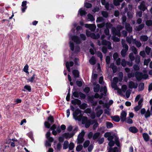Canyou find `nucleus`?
<instances>
[{
    "label": "nucleus",
    "mask_w": 152,
    "mask_h": 152,
    "mask_svg": "<svg viewBox=\"0 0 152 152\" xmlns=\"http://www.w3.org/2000/svg\"><path fill=\"white\" fill-rule=\"evenodd\" d=\"M86 34L88 37H90L91 38L94 39H97L99 38L100 37L99 34H97L96 35L94 33H91L89 31L86 30Z\"/></svg>",
    "instance_id": "nucleus-6"
},
{
    "label": "nucleus",
    "mask_w": 152,
    "mask_h": 152,
    "mask_svg": "<svg viewBox=\"0 0 152 152\" xmlns=\"http://www.w3.org/2000/svg\"><path fill=\"white\" fill-rule=\"evenodd\" d=\"M81 120L82 124H85V127L86 128H89L91 124H93L95 121V120H88V118L86 116L83 117Z\"/></svg>",
    "instance_id": "nucleus-1"
},
{
    "label": "nucleus",
    "mask_w": 152,
    "mask_h": 152,
    "mask_svg": "<svg viewBox=\"0 0 152 152\" xmlns=\"http://www.w3.org/2000/svg\"><path fill=\"white\" fill-rule=\"evenodd\" d=\"M72 74L75 78H76L78 77L79 72L78 70H73L72 71Z\"/></svg>",
    "instance_id": "nucleus-25"
},
{
    "label": "nucleus",
    "mask_w": 152,
    "mask_h": 152,
    "mask_svg": "<svg viewBox=\"0 0 152 152\" xmlns=\"http://www.w3.org/2000/svg\"><path fill=\"white\" fill-rule=\"evenodd\" d=\"M125 28L129 32H131L132 30V28L130 26V25L126 23L125 24Z\"/></svg>",
    "instance_id": "nucleus-18"
},
{
    "label": "nucleus",
    "mask_w": 152,
    "mask_h": 152,
    "mask_svg": "<svg viewBox=\"0 0 152 152\" xmlns=\"http://www.w3.org/2000/svg\"><path fill=\"white\" fill-rule=\"evenodd\" d=\"M127 50H124V49H123L122 50L121 54L122 56L124 57L126 55V52Z\"/></svg>",
    "instance_id": "nucleus-47"
},
{
    "label": "nucleus",
    "mask_w": 152,
    "mask_h": 152,
    "mask_svg": "<svg viewBox=\"0 0 152 152\" xmlns=\"http://www.w3.org/2000/svg\"><path fill=\"white\" fill-rule=\"evenodd\" d=\"M145 24L148 26H152V20H149L146 21Z\"/></svg>",
    "instance_id": "nucleus-46"
},
{
    "label": "nucleus",
    "mask_w": 152,
    "mask_h": 152,
    "mask_svg": "<svg viewBox=\"0 0 152 152\" xmlns=\"http://www.w3.org/2000/svg\"><path fill=\"white\" fill-rule=\"evenodd\" d=\"M100 85L98 84L95 85L94 86V92L97 93L100 90Z\"/></svg>",
    "instance_id": "nucleus-20"
},
{
    "label": "nucleus",
    "mask_w": 152,
    "mask_h": 152,
    "mask_svg": "<svg viewBox=\"0 0 152 152\" xmlns=\"http://www.w3.org/2000/svg\"><path fill=\"white\" fill-rule=\"evenodd\" d=\"M107 88L105 86L101 87L100 92H103V93H102L101 94H102V96H106L107 95Z\"/></svg>",
    "instance_id": "nucleus-13"
},
{
    "label": "nucleus",
    "mask_w": 152,
    "mask_h": 152,
    "mask_svg": "<svg viewBox=\"0 0 152 152\" xmlns=\"http://www.w3.org/2000/svg\"><path fill=\"white\" fill-rule=\"evenodd\" d=\"M103 110H99L96 112V115L97 117H99L102 114Z\"/></svg>",
    "instance_id": "nucleus-40"
},
{
    "label": "nucleus",
    "mask_w": 152,
    "mask_h": 152,
    "mask_svg": "<svg viewBox=\"0 0 152 152\" xmlns=\"http://www.w3.org/2000/svg\"><path fill=\"white\" fill-rule=\"evenodd\" d=\"M104 20L103 18L102 17H99L96 20V22L97 23L103 22H104Z\"/></svg>",
    "instance_id": "nucleus-35"
},
{
    "label": "nucleus",
    "mask_w": 152,
    "mask_h": 152,
    "mask_svg": "<svg viewBox=\"0 0 152 152\" xmlns=\"http://www.w3.org/2000/svg\"><path fill=\"white\" fill-rule=\"evenodd\" d=\"M69 142L67 140L65 141L63 144V149H67L68 147Z\"/></svg>",
    "instance_id": "nucleus-30"
},
{
    "label": "nucleus",
    "mask_w": 152,
    "mask_h": 152,
    "mask_svg": "<svg viewBox=\"0 0 152 152\" xmlns=\"http://www.w3.org/2000/svg\"><path fill=\"white\" fill-rule=\"evenodd\" d=\"M80 50V47L78 45H77L75 46V52L77 53L79 52Z\"/></svg>",
    "instance_id": "nucleus-64"
},
{
    "label": "nucleus",
    "mask_w": 152,
    "mask_h": 152,
    "mask_svg": "<svg viewBox=\"0 0 152 152\" xmlns=\"http://www.w3.org/2000/svg\"><path fill=\"white\" fill-rule=\"evenodd\" d=\"M90 143V141L88 140L86 141L84 143L83 146L84 148H86L89 145Z\"/></svg>",
    "instance_id": "nucleus-38"
},
{
    "label": "nucleus",
    "mask_w": 152,
    "mask_h": 152,
    "mask_svg": "<svg viewBox=\"0 0 152 152\" xmlns=\"http://www.w3.org/2000/svg\"><path fill=\"white\" fill-rule=\"evenodd\" d=\"M133 69L135 71H137L139 70L140 68L139 66L137 64H134L133 65Z\"/></svg>",
    "instance_id": "nucleus-53"
},
{
    "label": "nucleus",
    "mask_w": 152,
    "mask_h": 152,
    "mask_svg": "<svg viewBox=\"0 0 152 152\" xmlns=\"http://www.w3.org/2000/svg\"><path fill=\"white\" fill-rule=\"evenodd\" d=\"M94 124L93 126V129L94 130H95L98 126L99 124L97 122V121L96 120H95V122L94 123Z\"/></svg>",
    "instance_id": "nucleus-56"
},
{
    "label": "nucleus",
    "mask_w": 152,
    "mask_h": 152,
    "mask_svg": "<svg viewBox=\"0 0 152 152\" xmlns=\"http://www.w3.org/2000/svg\"><path fill=\"white\" fill-rule=\"evenodd\" d=\"M100 133L99 132L95 133L93 136V138L94 140H96L99 136Z\"/></svg>",
    "instance_id": "nucleus-31"
},
{
    "label": "nucleus",
    "mask_w": 152,
    "mask_h": 152,
    "mask_svg": "<svg viewBox=\"0 0 152 152\" xmlns=\"http://www.w3.org/2000/svg\"><path fill=\"white\" fill-rule=\"evenodd\" d=\"M74 63L72 61H70L69 62H66L65 64L66 68L67 69L68 71L70 72H71V69L70 68V66H73Z\"/></svg>",
    "instance_id": "nucleus-14"
},
{
    "label": "nucleus",
    "mask_w": 152,
    "mask_h": 152,
    "mask_svg": "<svg viewBox=\"0 0 152 152\" xmlns=\"http://www.w3.org/2000/svg\"><path fill=\"white\" fill-rule=\"evenodd\" d=\"M138 84L137 83H134L132 81L129 82V87L130 88H136Z\"/></svg>",
    "instance_id": "nucleus-12"
},
{
    "label": "nucleus",
    "mask_w": 152,
    "mask_h": 152,
    "mask_svg": "<svg viewBox=\"0 0 152 152\" xmlns=\"http://www.w3.org/2000/svg\"><path fill=\"white\" fill-rule=\"evenodd\" d=\"M79 12L80 13V15L81 16L85 15L86 14L85 11L84 10H82L81 8L80 9Z\"/></svg>",
    "instance_id": "nucleus-34"
},
{
    "label": "nucleus",
    "mask_w": 152,
    "mask_h": 152,
    "mask_svg": "<svg viewBox=\"0 0 152 152\" xmlns=\"http://www.w3.org/2000/svg\"><path fill=\"white\" fill-rule=\"evenodd\" d=\"M98 44L99 46H100L101 45H105L107 46L108 49H111L112 48L111 47V44L110 42L109 41H107L105 40H103L101 43H100L99 41H98Z\"/></svg>",
    "instance_id": "nucleus-4"
},
{
    "label": "nucleus",
    "mask_w": 152,
    "mask_h": 152,
    "mask_svg": "<svg viewBox=\"0 0 152 152\" xmlns=\"http://www.w3.org/2000/svg\"><path fill=\"white\" fill-rule=\"evenodd\" d=\"M102 14L103 16L105 18H107L108 15L107 12L104 11H102Z\"/></svg>",
    "instance_id": "nucleus-52"
},
{
    "label": "nucleus",
    "mask_w": 152,
    "mask_h": 152,
    "mask_svg": "<svg viewBox=\"0 0 152 152\" xmlns=\"http://www.w3.org/2000/svg\"><path fill=\"white\" fill-rule=\"evenodd\" d=\"M74 147V144L72 142H70V144L69 145V148L70 150H72L73 149Z\"/></svg>",
    "instance_id": "nucleus-42"
},
{
    "label": "nucleus",
    "mask_w": 152,
    "mask_h": 152,
    "mask_svg": "<svg viewBox=\"0 0 152 152\" xmlns=\"http://www.w3.org/2000/svg\"><path fill=\"white\" fill-rule=\"evenodd\" d=\"M106 126L107 127L108 129L111 128L113 127L112 124L109 122H106Z\"/></svg>",
    "instance_id": "nucleus-33"
},
{
    "label": "nucleus",
    "mask_w": 152,
    "mask_h": 152,
    "mask_svg": "<svg viewBox=\"0 0 152 152\" xmlns=\"http://www.w3.org/2000/svg\"><path fill=\"white\" fill-rule=\"evenodd\" d=\"M75 134L74 133H65L62 135L63 136L65 137L66 139H68L72 137Z\"/></svg>",
    "instance_id": "nucleus-7"
},
{
    "label": "nucleus",
    "mask_w": 152,
    "mask_h": 152,
    "mask_svg": "<svg viewBox=\"0 0 152 152\" xmlns=\"http://www.w3.org/2000/svg\"><path fill=\"white\" fill-rule=\"evenodd\" d=\"M126 122L129 124H132L133 123V121L130 118H127L126 119Z\"/></svg>",
    "instance_id": "nucleus-57"
},
{
    "label": "nucleus",
    "mask_w": 152,
    "mask_h": 152,
    "mask_svg": "<svg viewBox=\"0 0 152 152\" xmlns=\"http://www.w3.org/2000/svg\"><path fill=\"white\" fill-rule=\"evenodd\" d=\"M129 56L131 61H133L134 60L135 58L133 53H130L129 55Z\"/></svg>",
    "instance_id": "nucleus-58"
},
{
    "label": "nucleus",
    "mask_w": 152,
    "mask_h": 152,
    "mask_svg": "<svg viewBox=\"0 0 152 152\" xmlns=\"http://www.w3.org/2000/svg\"><path fill=\"white\" fill-rule=\"evenodd\" d=\"M96 54L97 56L99 57L100 59L102 60L103 57V56L102 53L99 51H98L96 52Z\"/></svg>",
    "instance_id": "nucleus-62"
},
{
    "label": "nucleus",
    "mask_w": 152,
    "mask_h": 152,
    "mask_svg": "<svg viewBox=\"0 0 152 152\" xmlns=\"http://www.w3.org/2000/svg\"><path fill=\"white\" fill-rule=\"evenodd\" d=\"M111 118L114 121L116 122H118L120 120L119 117L117 115L113 116Z\"/></svg>",
    "instance_id": "nucleus-24"
},
{
    "label": "nucleus",
    "mask_w": 152,
    "mask_h": 152,
    "mask_svg": "<svg viewBox=\"0 0 152 152\" xmlns=\"http://www.w3.org/2000/svg\"><path fill=\"white\" fill-rule=\"evenodd\" d=\"M142 107L140 106L137 105L134 107V109L135 111L137 112L140 109L142 108Z\"/></svg>",
    "instance_id": "nucleus-60"
},
{
    "label": "nucleus",
    "mask_w": 152,
    "mask_h": 152,
    "mask_svg": "<svg viewBox=\"0 0 152 152\" xmlns=\"http://www.w3.org/2000/svg\"><path fill=\"white\" fill-rule=\"evenodd\" d=\"M148 39V37L146 35H142L140 37V39L142 41L145 42Z\"/></svg>",
    "instance_id": "nucleus-27"
},
{
    "label": "nucleus",
    "mask_w": 152,
    "mask_h": 152,
    "mask_svg": "<svg viewBox=\"0 0 152 152\" xmlns=\"http://www.w3.org/2000/svg\"><path fill=\"white\" fill-rule=\"evenodd\" d=\"M142 136L144 140L146 142L148 141L149 139V137L147 133H143Z\"/></svg>",
    "instance_id": "nucleus-21"
},
{
    "label": "nucleus",
    "mask_w": 152,
    "mask_h": 152,
    "mask_svg": "<svg viewBox=\"0 0 152 152\" xmlns=\"http://www.w3.org/2000/svg\"><path fill=\"white\" fill-rule=\"evenodd\" d=\"M72 40L76 43L77 44H78L81 42V41L77 36H73L71 37Z\"/></svg>",
    "instance_id": "nucleus-9"
},
{
    "label": "nucleus",
    "mask_w": 152,
    "mask_h": 152,
    "mask_svg": "<svg viewBox=\"0 0 152 152\" xmlns=\"http://www.w3.org/2000/svg\"><path fill=\"white\" fill-rule=\"evenodd\" d=\"M126 113L125 111H122L121 113L120 116V118L121 121L123 122L126 121Z\"/></svg>",
    "instance_id": "nucleus-10"
},
{
    "label": "nucleus",
    "mask_w": 152,
    "mask_h": 152,
    "mask_svg": "<svg viewBox=\"0 0 152 152\" xmlns=\"http://www.w3.org/2000/svg\"><path fill=\"white\" fill-rule=\"evenodd\" d=\"M73 116L75 119L79 121H80L83 118L81 111L78 109H76L73 112Z\"/></svg>",
    "instance_id": "nucleus-2"
},
{
    "label": "nucleus",
    "mask_w": 152,
    "mask_h": 152,
    "mask_svg": "<svg viewBox=\"0 0 152 152\" xmlns=\"http://www.w3.org/2000/svg\"><path fill=\"white\" fill-rule=\"evenodd\" d=\"M69 47L70 49L72 51H73L74 50V43L70 41L69 42Z\"/></svg>",
    "instance_id": "nucleus-36"
},
{
    "label": "nucleus",
    "mask_w": 152,
    "mask_h": 152,
    "mask_svg": "<svg viewBox=\"0 0 152 152\" xmlns=\"http://www.w3.org/2000/svg\"><path fill=\"white\" fill-rule=\"evenodd\" d=\"M131 49L135 54H137V53L138 52L137 50L135 47L133 46H132L131 47Z\"/></svg>",
    "instance_id": "nucleus-41"
},
{
    "label": "nucleus",
    "mask_w": 152,
    "mask_h": 152,
    "mask_svg": "<svg viewBox=\"0 0 152 152\" xmlns=\"http://www.w3.org/2000/svg\"><path fill=\"white\" fill-rule=\"evenodd\" d=\"M109 67H110L112 69L113 72L114 73H115L117 71V68L114 65L113 63L111 64Z\"/></svg>",
    "instance_id": "nucleus-19"
},
{
    "label": "nucleus",
    "mask_w": 152,
    "mask_h": 152,
    "mask_svg": "<svg viewBox=\"0 0 152 152\" xmlns=\"http://www.w3.org/2000/svg\"><path fill=\"white\" fill-rule=\"evenodd\" d=\"M35 75L34 74L31 77L28 78L27 79L28 82H31V83L33 82L34 80L35 79Z\"/></svg>",
    "instance_id": "nucleus-37"
},
{
    "label": "nucleus",
    "mask_w": 152,
    "mask_h": 152,
    "mask_svg": "<svg viewBox=\"0 0 152 152\" xmlns=\"http://www.w3.org/2000/svg\"><path fill=\"white\" fill-rule=\"evenodd\" d=\"M121 42L124 48L123 49L128 50L129 48L128 45L125 43L124 41H123V40H122Z\"/></svg>",
    "instance_id": "nucleus-29"
},
{
    "label": "nucleus",
    "mask_w": 152,
    "mask_h": 152,
    "mask_svg": "<svg viewBox=\"0 0 152 152\" xmlns=\"http://www.w3.org/2000/svg\"><path fill=\"white\" fill-rule=\"evenodd\" d=\"M112 39L114 41L118 42L120 41V39L118 38V37H116L115 36H113L112 37Z\"/></svg>",
    "instance_id": "nucleus-54"
},
{
    "label": "nucleus",
    "mask_w": 152,
    "mask_h": 152,
    "mask_svg": "<svg viewBox=\"0 0 152 152\" xmlns=\"http://www.w3.org/2000/svg\"><path fill=\"white\" fill-rule=\"evenodd\" d=\"M144 88V84L143 83H140L139 85L138 90L140 91L143 90Z\"/></svg>",
    "instance_id": "nucleus-23"
},
{
    "label": "nucleus",
    "mask_w": 152,
    "mask_h": 152,
    "mask_svg": "<svg viewBox=\"0 0 152 152\" xmlns=\"http://www.w3.org/2000/svg\"><path fill=\"white\" fill-rule=\"evenodd\" d=\"M104 141V138H102L100 139H99L97 141L99 144H101Z\"/></svg>",
    "instance_id": "nucleus-61"
},
{
    "label": "nucleus",
    "mask_w": 152,
    "mask_h": 152,
    "mask_svg": "<svg viewBox=\"0 0 152 152\" xmlns=\"http://www.w3.org/2000/svg\"><path fill=\"white\" fill-rule=\"evenodd\" d=\"M129 130L130 132L134 133H137L138 131V129L134 126L130 127L129 128Z\"/></svg>",
    "instance_id": "nucleus-17"
},
{
    "label": "nucleus",
    "mask_w": 152,
    "mask_h": 152,
    "mask_svg": "<svg viewBox=\"0 0 152 152\" xmlns=\"http://www.w3.org/2000/svg\"><path fill=\"white\" fill-rule=\"evenodd\" d=\"M142 73L138 72H136L135 73V76L137 80H140L142 79Z\"/></svg>",
    "instance_id": "nucleus-15"
},
{
    "label": "nucleus",
    "mask_w": 152,
    "mask_h": 152,
    "mask_svg": "<svg viewBox=\"0 0 152 152\" xmlns=\"http://www.w3.org/2000/svg\"><path fill=\"white\" fill-rule=\"evenodd\" d=\"M132 37V36H131L130 37H128L126 38V41L129 44H130L131 43L132 41L133 38Z\"/></svg>",
    "instance_id": "nucleus-39"
},
{
    "label": "nucleus",
    "mask_w": 152,
    "mask_h": 152,
    "mask_svg": "<svg viewBox=\"0 0 152 152\" xmlns=\"http://www.w3.org/2000/svg\"><path fill=\"white\" fill-rule=\"evenodd\" d=\"M105 25V23L104 22H102V23L97 24V26L98 28H102Z\"/></svg>",
    "instance_id": "nucleus-55"
},
{
    "label": "nucleus",
    "mask_w": 152,
    "mask_h": 152,
    "mask_svg": "<svg viewBox=\"0 0 152 152\" xmlns=\"http://www.w3.org/2000/svg\"><path fill=\"white\" fill-rule=\"evenodd\" d=\"M85 26L87 28H88L91 31H94L96 28V25L94 24H86Z\"/></svg>",
    "instance_id": "nucleus-8"
},
{
    "label": "nucleus",
    "mask_w": 152,
    "mask_h": 152,
    "mask_svg": "<svg viewBox=\"0 0 152 152\" xmlns=\"http://www.w3.org/2000/svg\"><path fill=\"white\" fill-rule=\"evenodd\" d=\"M87 16L88 18L91 21H93L94 20V19L92 15L89 14Z\"/></svg>",
    "instance_id": "nucleus-45"
},
{
    "label": "nucleus",
    "mask_w": 152,
    "mask_h": 152,
    "mask_svg": "<svg viewBox=\"0 0 152 152\" xmlns=\"http://www.w3.org/2000/svg\"><path fill=\"white\" fill-rule=\"evenodd\" d=\"M144 24H142L136 27V30L138 31H140L144 27Z\"/></svg>",
    "instance_id": "nucleus-26"
},
{
    "label": "nucleus",
    "mask_w": 152,
    "mask_h": 152,
    "mask_svg": "<svg viewBox=\"0 0 152 152\" xmlns=\"http://www.w3.org/2000/svg\"><path fill=\"white\" fill-rule=\"evenodd\" d=\"M102 96V94H101L100 96L97 93L95 94L94 96L95 98H99L100 99H101Z\"/></svg>",
    "instance_id": "nucleus-59"
},
{
    "label": "nucleus",
    "mask_w": 152,
    "mask_h": 152,
    "mask_svg": "<svg viewBox=\"0 0 152 152\" xmlns=\"http://www.w3.org/2000/svg\"><path fill=\"white\" fill-rule=\"evenodd\" d=\"M85 5L86 7L88 8L91 7L92 6L91 4L88 2L85 3Z\"/></svg>",
    "instance_id": "nucleus-63"
},
{
    "label": "nucleus",
    "mask_w": 152,
    "mask_h": 152,
    "mask_svg": "<svg viewBox=\"0 0 152 152\" xmlns=\"http://www.w3.org/2000/svg\"><path fill=\"white\" fill-rule=\"evenodd\" d=\"M28 66L27 64H26L23 68V71L26 73L28 74L29 72L28 71Z\"/></svg>",
    "instance_id": "nucleus-49"
},
{
    "label": "nucleus",
    "mask_w": 152,
    "mask_h": 152,
    "mask_svg": "<svg viewBox=\"0 0 152 152\" xmlns=\"http://www.w3.org/2000/svg\"><path fill=\"white\" fill-rule=\"evenodd\" d=\"M24 88L27 90L28 92L31 91V88L30 86L28 85H25L24 86Z\"/></svg>",
    "instance_id": "nucleus-51"
},
{
    "label": "nucleus",
    "mask_w": 152,
    "mask_h": 152,
    "mask_svg": "<svg viewBox=\"0 0 152 152\" xmlns=\"http://www.w3.org/2000/svg\"><path fill=\"white\" fill-rule=\"evenodd\" d=\"M85 132L84 130H82L79 134L77 137V143L80 144L83 143L84 140L83 138Z\"/></svg>",
    "instance_id": "nucleus-5"
},
{
    "label": "nucleus",
    "mask_w": 152,
    "mask_h": 152,
    "mask_svg": "<svg viewBox=\"0 0 152 152\" xmlns=\"http://www.w3.org/2000/svg\"><path fill=\"white\" fill-rule=\"evenodd\" d=\"M90 64L91 65H94L96 63V60L94 57H92L89 60Z\"/></svg>",
    "instance_id": "nucleus-28"
},
{
    "label": "nucleus",
    "mask_w": 152,
    "mask_h": 152,
    "mask_svg": "<svg viewBox=\"0 0 152 152\" xmlns=\"http://www.w3.org/2000/svg\"><path fill=\"white\" fill-rule=\"evenodd\" d=\"M138 8L140 10L144 11L147 9V7L145 5V2L144 1H142L139 6H138Z\"/></svg>",
    "instance_id": "nucleus-11"
},
{
    "label": "nucleus",
    "mask_w": 152,
    "mask_h": 152,
    "mask_svg": "<svg viewBox=\"0 0 152 152\" xmlns=\"http://www.w3.org/2000/svg\"><path fill=\"white\" fill-rule=\"evenodd\" d=\"M134 43L137 48L140 47L142 45L141 42L137 40L135 41L134 42Z\"/></svg>",
    "instance_id": "nucleus-44"
},
{
    "label": "nucleus",
    "mask_w": 152,
    "mask_h": 152,
    "mask_svg": "<svg viewBox=\"0 0 152 152\" xmlns=\"http://www.w3.org/2000/svg\"><path fill=\"white\" fill-rule=\"evenodd\" d=\"M115 144V142L113 141H110L109 142L108 145L110 147V148L108 152H118L117 147H115L113 149L111 148Z\"/></svg>",
    "instance_id": "nucleus-3"
},
{
    "label": "nucleus",
    "mask_w": 152,
    "mask_h": 152,
    "mask_svg": "<svg viewBox=\"0 0 152 152\" xmlns=\"http://www.w3.org/2000/svg\"><path fill=\"white\" fill-rule=\"evenodd\" d=\"M72 103L74 104H77L78 105L80 104L81 103V101L78 99H75L72 101Z\"/></svg>",
    "instance_id": "nucleus-22"
},
{
    "label": "nucleus",
    "mask_w": 152,
    "mask_h": 152,
    "mask_svg": "<svg viewBox=\"0 0 152 152\" xmlns=\"http://www.w3.org/2000/svg\"><path fill=\"white\" fill-rule=\"evenodd\" d=\"M151 50V48L148 46H146L145 49V51L147 55H149Z\"/></svg>",
    "instance_id": "nucleus-43"
},
{
    "label": "nucleus",
    "mask_w": 152,
    "mask_h": 152,
    "mask_svg": "<svg viewBox=\"0 0 152 152\" xmlns=\"http://www.w3.org/2000/svg\"><path fill=\"white\" fill-rule=\"evenodd\" d=\"M140 57L138 56H136L135 58V62L138 64L140 61Z\"/></svg>",
    "instance_id": "nucleus-48"
},
{
    "label": "nucleus",
    "mask_w": 152,
    "mask_h": 152,
    "mask_svg": "<svg viewBox=\"0 0 152 152\" xmlns=\"http://www.w3.org/2000/svg\"><path fill=\"white\" fill-rule=\"evenodd\" d=\"M121 2L119 0H113V3L115 6H118L120 5V3Z\"/></svg>",
    "instance_id": "nucleus-50"
},
{
    "label": "nucleus",
    "mask_w": 152,
    "mask_h": 152,
    "mask_svg": "<svg viewBox=\"0 0 152 152\" xmlns=\"http://www.w3.org/2000/svg\"><path fill=\"white\" fill-rule=\"evenodd\" d=\"M26 3L27 1H24L22 2L21 6L22 7L21 8V10L23 12L25 11L27 7L26 6Z\"/></svg>",
    "instance_id": "nucleus-16"
},
{
    "label": "nucleus",
    "mask_w": 152,
    "mask_h": 152,
    "mask_svg": "<svg viewBox=\"0 0 152 152\" xmlns=\"http://www.w3.org/2000/svg\"><path fill=\"white\" fill-rule=\"evenodd\" d=\"M83 148V146L82 145H78L76 148V150L77 151L79 152Z\"/></svg>",
    "instance_id": "nucleus-32"
}]
</instances>
